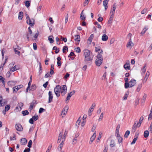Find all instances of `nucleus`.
I'll use <instances>...</instances> for the list:
<instances>
[{
	"label": "nucleus",
	"mask_w": 152,
	"mask_h": 152,
	"mask_svg": "<svg viewBox=\"0 0 152 152\" xmlns=\"http://www.w3.org/2000/svg\"><path fill=\"white\" fill-rule=\"evenodd\" d=\"M67 132L66 130H65V132H64V136L63 137V138H62V139H63L64 138V141L65 140V138L66 137V135L67 134Z\"/></svg>",
	"instance_id": "bf43d9fd"
},
{
	"label": "nucleus",
	"mask_w": 152,
	"mask_h": 152,
	"mask_svg": "<svg viewBox=\"0 0 152 152\" xmlns=\"http://www.w3.org/2000/svg\"><path fill=\"white\" fill-rule=\"evenodd\" d=\"M69 109V107L67 106H65L63 108L62 112L64 115H65Z\"/></svg>",
	"instance_id": "9d476101"
},
{
	"label": "nucleus",
	"mask_w": 152,
	"mask_h": 152,
	"mask_svg": "<svg viewBox=\"0 0 152 152\" xmlns=\"http://www.w3.org/2000/svg\"><path fill=\"white\" fill-rule=\"evenodd\" d=\"M75 51L78 53L80 52L81 51L80 48L79 47H77L75 49Z\"/></svg>",
	"instance_id": "4d7b16f0"
},
{
	"label": "nucleus",
	"mask_w": 152,
	"mask_h": 152,
	"mask_svg": "<svg viewBox=\"0 0 152 152\" xmlns=\"http://www.w3.org/2000/svg\"><path fill=\"white\" fill-rule=\"evenodd\" d=\"M62 132H62L61 133H60V134H59L58 137V140H61V139L62 137V134H63Z\"/></svg>",
	"instance_id": "13d9d810"
},
{
	"label": "nucleus",
	"mask_w": 152,
	"mask_h": 152,
	"mask_svg": "<svg viewBox=\"0 0 152 152\" xmlns=\"http://www.w3.org/2000/svg\"><path fill=\"white\" fill-rule=\"evenodd\" d=\"M39 117L37 115H34L32 117V118L34 120L36 121L38 119Z\"/></svg>",
	"instance_id": "c03bdc74"
},
{
	"label": "nucleus",
	"mask_w": 152,
	"mask_h": 152,
	"mask_svg": "<svg viewBox=\"0 0 152 152\" xmlns=\"http://www.w3.org/2000/svg\"><path fill=\"white\" fill-rule=\"evenodd\" d=\"M146 65L145 64V65H144V66H143V68L141 70L142 72H143V73H144L146 70Z\"/></svg>",
	"instance_id": "a19ab883"
},
{
	"label": "nucleus",
	"mask_w": 152,
	"mask_h": 152,
	"mask_svg": "<svg viewBox=\"0 0 152 152\" xmlns=\"http://www.w3.org/2000/svg\"><path fill=\"white\" fill-rule=\"evenodd\" d=\"M137 126V123L136 122H135L133 126H132V131L135 132L136 130V129Z\"/></svg>",
	"instance_id": "a211bd4d"
},
{
	"label": "nucleus",
	"mask_w": 152,
	"mask_h": 152,
	"mask_svg": "<svg viewBox=\"0 0 152 152\" xmlns=\"http://www.w3.org/2000/svg\"><path fill=\"white\" fill-rule=\"evenodd\" d=\"M152 119V113H150L148 116V119L151 120Z\"/></svg>",
	"instance_id": "774afa93"
},
{
	"label": "nucleus",
	"mask_w": 152,
	"mask_h": 152,
	"mask_svg": "<svg viewBox=\"0 0 152 152\" xmlns=\"http://www.w3.org/2000/svg\"><path fill=\"white\" fill-rule=\"evenodd\" d=\"M23 85H20L18 86H16L15 87L16 88V89L17 90V91H18L20 88H22L23 87Z\"/></svg>",
	"instance_id": "ea45409f"
},
{
	"label": "nucleus",
	"mask_w": 152,
	"mask_h": 152,
	"mask_svg": "<svg viewBox=\"0 0 152 152\" xmlns=\"http://www.w3.org/2000/svg\"><path fill=\"white\" fill-rule=\"evenodd\" d=\"M130 132L129 130H127L125 132V134L124 135V137L125 138L128 137L129 135L130 134Z\"/></svg>",
	"instance_id": "e433bc0d"
},
{
	"label": "nucleus",
	"mask_w": 152,
	"mask_h": 152,
	"mask_svg": "<svg viewBox=\"0 0 152 152\" xmlns=\"http://www.w3.org/2000/svg\"><path fill=\"white\" fill-rule=\"evenodd\" d=\"M148 29V26H145V27L143 29L142 31L141 32V34L142 35L144 34Z\"/></svg>",
	"instance_id": "aec40b11"
},
{
	"label": "nucleus",
	"mask_w": 152,
	"mask_h": 152,
	"mask_svg": "<svg viewBox=\"0 0 152 152\" xmlns=\"http://www.w3.org/2000/svg\"><path fill=\"white\" fill-rule=\"evenodd\" d=\"M103 5L105 7V10H106L108 7V1L107 0H104L103 1Z\"/></svg>",
	"instance_id": "f8f14e48"
},
{
	"label": "nucleus",
	"mask_w": 152,
	"mask_h": 152,
	"mask_svg": "<svg viewBox=\"0 0 152 152\" xmlns=\"http://www.w3.org/2000/svg\"><path fill=\"white\" fill-rule=\"evenodd\" d=\"M96 132H94L93 135L91 136V142H92L95 139L96 137Z\"/></svg>",
	"instance_id": "393cba45"
},
{
	"label": "nucleus",
	"mask_w": 152,
	"mask_h": 152,
	"mask_svg": "<svg viewBox=\"0 0 152 152\" xmlns=\"http://www.w3.org/2000/svg\"><path fill=\"white\" fill-rule=\"evenodd\" d=\"M14 51H15V53L16 54H17L19 56H20V52L18 50H16L15 48L14 49Z\"/></svg>",
	"instance_id": "864d4df0"
},
{
	"label": "nucleus",
	"mask_w": 152,
	"mask_h": 152,
	"mask_svg": "<svg viewBox=\"0 0 152 152\" xmlns=\"http://www.w3.org/2000/svg\"><path fill=\"white\" fill-rule=\"evenodd\" d=\"M13 137L12 138L11 137H10V140H16V135L15 134H13Z\"/></svg>",
	"instance_id": "5fc2aeb1"
},
{
	"label": "nucleus",
	"mask_w": 152,
	"mask_h": 152,
	"mask_svg": "<svg viewBox=\"0 0 152 152\" xmlns=\"http://www.w3.org/2000/svg\"><path fill=\"white\" fill-rule=\"evenodd\" d=\"M134 45V44L131 40V39L129 40V42L126 45L127 47H129L130 46L132 47Z\"/></svg>",
	"instance_id": "4be33fe9"
},
{
	"label": "nucleus",
	"mask_w": 152,
	"mask_h": 152,
	"mask_svg": "<svg viewBox=\"0 0 152 152\" xmlns=\"http://www.w3.org/2000/svg\"><path fill=\"white\" fill-rule=\"evenodd\" d=\"M22 113L23 116L27 115L29 114V112L27 110L23 111L22 112Z\"/></svg>",
	"instance_id": "c85d7f7f"
},
{
	"label": "nucleus",
	"mask_w": 152,
	"mask_h": 152,
	"mask_svg": "<svg viewBox=\"0 0 152 152\" xmlns=\"http://www.w3.org/2000/svg\"><path fill=\"white\" fill-rule=\"evenodd\" d=\"M146 98V95L145 94H144L143 95V97L142 101V102H145Z\"/></svg>",
	"instance_id": "052dcab7"
},
{
	"label": "nucleus",
	"mask_w": 152,
	"mask_h": 152,
	"mask_svg": "<svg viewBox=\"0 0 152 152\" xmlns=\"http://www.w3.org/2000/svg\"><path fill=\"white\" fill-rule=\"evenodd\" d=\"M29 1H26L25 3V6L27 7H28L30 5V3L31 0H29Z\"/></svg>",
	"instance_id": "a878e982"
},
{
	"label": "nucleus",
	"mask_w": 152,
	"mask_h": 152,
	"mask_svg": "<svg viewBox=\"0 0 152 152\" xmlns=\"http://www.w3.org/2000/svg\"><path fill=\"white\" fill-rule=\"evenodd\" d=\"M39 32L37 31V32L33 36L34 38H37L39 35Z\"/></svg>",
	"instance_id": "680f3d73"
},
{
	"label": "nucleus",
	"mask_w": 152,
	"mask_h": 152,
	"mask_svg": "<svg viewBox=\"0 0 152 152\" xmlns=\"http://www.w3.org/2000/svg\"><path fill=\"white\" fill-rule=\"evenodd\" d=\"M26 19L28 20L26 21L27 23L31 26H33L34 25V20L33 18L30 19L28 14H26Z\"/></svg>",
	"instance_id": "f257e3e1"
},
{
	"label": "nucleus",
	"mask_w": 152,
	"mask_h": 152,
	"mask_svg": "<svg viewBox=\"0 0 152 152\" xmlns=\"http://www.w3.org/2000/svg\"><path fill=\"white\" fill-rule=\"evenodd\" d=\"M15 128L16 130L18 131H22L23 130V127L21 124H16Z\"/></svg>",
	"instance_id": "7ed1b4c3"
},
{
	"label": "nucleus",
	"mask_w": 152,
	"mask_h": 152,
	"mask_svg": "<svg viewBox=\"0 0 152 152\" xmlns=\"http://www.w3.org/2000/svg\"><path fill=\"white\" fill-rule=\"evenodd\" d=\"M61 88L62 91H66L67 87L66 85H63V87Z\"/></svg>",
	"instance_id": "de8ad7c7"
},
{
	"label": "nucleus",
	"mask_w": 152,
	"mask_h": 152,
	"mask_svg": "<svg viewBox=\"0 0 152 152\" xmlns=\"http://www.w3.org/2000/svg\"><path fill=\"white\" fill-rule=\"evenodd\" d=\"M149 74L148 72L146 73V75H145V76L144 78V80L145 79L146 80L145 81H146L147 80V79H148V78L149 76Z\"/></svg>",
	"instance_id": "603ef678"
},
{
	"label": "nucleus",
	"mask_w": 152,
	"mask_h": 152,
	"mask_svg": "<svg viewBox=\"0 0 152 152\" xmlns=\"http://www.w3.org/2000/svg\"><path fill=\"white\" fill-rule=\"evenodd\" d=\"M129 94V92L127 91L124 94V96L123 98V100H126L127 99V97L128 96Z\"/></svg>",
	"instance_id": "5701e85b"
},
{
	"label": "nucleus",
	"mask_w": 152,
	"mask_h": 152,
	"mask_svg": "<svg viewBox=\"0 0 152 152\" xmlns=\"http://www.w3.org/2000/svg\"><path fill=\"white\" fill-rule=\"evenodd\" d=\"M61 91V88L59 85H57L54 88V91L55 94L57 97L60 96V92Z\"/></svg>",
	"instance_id": "f03ea898"
},
{
	"label": "nucleus",
	"mask_w": 152,
	"mask_h": 152,
	"mask_svg": "<svg viewBox=\"0 0 152 152\" xmlns=\"http://www.w3.org/2000/svg\"><path fill=\"white\" fill-rule=\"evenodd\" d=\"M10 106L9 104L6 105L5 107L4 111L5 112L8 111L10 109Z\"/></svg>",
	"instance_id": "473e14b6"
},
{
	"label": "nucleus",
	"mask_w": 152,
	"mask_h": 152,
	"mask_svg": "<svg viewBox=\"0 0 152 152\" xmlns=\"http://www.w3.org/2000/svg\"><path fill=\"white\" fill-rule=\"evenodd\" d=\"M33 47L34 50H37V47L36 43H33Z\"/></svg>",
	"instance_id": "3c124183"
},
{
	"label": "nucleus",
	"mask_w": 152,
	"mask_h": 152,
	"mask_svg": "<svg viewBox=\"0 0 152 152\" xmlns=\"http://www.w3.org/2000/svg\"><path fill=\"white\" fill-rule=\"evenodd\" d=\"M48 95L49 96V97L48 103H51L52 101L53 96L52 92L51 91H49L48 93Z\"/></svg>",
	"instance_id": "20e7f679"
},
{
	"label": "nucleus",
	"mask_w": 152,
	"mask_h": 152,
	"mask_svg": "<svg viewBox=\"0 0 152 152\" xmlns=\"http://www.w3.org/2000/svg\"><path fill=\"white\" fill-rule=\"evenodd\" d=\"M28 33L27 34V38H29V37L32 36V31L30 27H29L28 28Z\"/></svg>",
	"instance_id": "6e6552de"
},
{
	"label": "nucleus",
	"mask_w": 152,
	"mask_h": 152,
	"mask_svg": "<svg viewBox=\"0 0 152 152\" xmlns=\"http://www.w3.org/2000/svg\"><path fill=\"white\" fill-rule=\"evenodd\" d=\"M124 67L126 70H129L130 69V67L129 64H127L126 63L124 66Z\"/></svg>",
	"instance_id": "6ab92c4d"
},
{
	"label": "nucleus",
	"mask_w": 152,
	"mask_h": 152,
	"mask_svg": "<svg viewBox=\"0 0 152 152\" xmlns=\"http://www.w3.org/2000/svg\"><path fill=\"white\" fill-rule=\"evenodd\" d=\"M95 105H95V103H93L92 104L91 107L90 108V109H89V111H90V112H92L93 111V110H92L95 106Z\"/></svg>",
	"instance_id": "4c0bfd02"
},
{
	"label": "nucleus",
	"mask_w": 152,
	"mask_h": 152,
	"mask_svg": "<svg viewBox=\"0 0 152 152\" xmlns=\"http://www.w3.org/2000/svg\"><path fill=\"white\" fill-rule=\"evenodd\" d=\"M95 50L96 52H98L99 51H101L100 48L99 47H95Z\"/></svg>",
	"instance_id": "0e129e2a"
},
{
	"label": "nucleus",
	"mask_w": 152,
	"mask_h": 152,
	"mask_svg": "<svg viewBox=\"0 0 152 152\" xmlns=\"http://www.w3.org/2000/svg\"><path fill=\"white\" fill-rule=\"evenodd\" d=\"M20 142L21 144L25 145L27 142V140L26 138H22L20 139Z\"/></svg>",
	"instance_id": "4468645a"
},
{
	"label": "nucleus",
	"mask_w": 152,
	"mask_h": 152,
	"mask_svg": "<svg viewBox=\"0 0 152 152\" xmlns=\"http://www.w3.org/2000/svg\"><path fill=\"white\" fill-rule=\"evenodd\" d=\"M148 9L147 8H145L141 12V13L142 14H144L147 12Z\"/></svg>",
	"instance_id": "a18cd8bd"
},
{
	"label": "nucleus",
	"mask_w": 152,
	"mask_h": 152,
	"mask_svg": "<svg viewBox=\"0 0 152 152\" xmlns=\"http://www.w3.org/2000/svg\"><path fill=\"white\" fill-rule=\"evenodd\" d=\"M36 88V86L35 84H32L31 87V88L30 89V90L33 91L35 90Z\"/></svg>",
	"instance_id": "7c9ffc66"
},
{
	"label": "nucleus",
	"mask_w": 152,
	"mask_h": 152,
	"mask_svg": "<svg viewBox=\"0 0 152 152\" xmlns=\"http://www.w3.org/2000/svg\"><path fill=\"white\" fill-rule=\"evenodd\" d=\"M149 132L148 130H146L144 131V136L145 138H147L149 136Z\"/></svg>",
	"instance_id": "b1692460"
},
{
	"label": "nucleus",
	"mask_w": 152,
	"mask_h": 152,
	"mask_svg": "<svg viewBox=\"0 0 152 152\" xmlns=\"http://www.w3.org/2000/svg\"><path fill=\"white\" fill-rule=\"evenodd\" d=\"M103 115L104 114L103 113H102L100 116V117L98 119V121H101L102 120V118L103 117Z\"/></svg>",
	"instance_id": "37998d69"
},
{
	"label": "nucleus",
	"mask_w": 152,
	"mask_h": 152,
	"mask_svg": "<svg viewBox=\"0 0 152 152\" xmlns=\"http://www.w3.org/2000/svg\"><path fill=\"white\" fill-rule=\"evenodd\" d=\"M18 105L20 108V110L22 109L21 107L23 106V103L20 102Z\"/></svg>",
	"instance_id": "8fccbe9b"
},
{
	"label": "nucleus",
	"mask_w": 152,
	"mask_h": 152,
	"mask_svg": "<svg viewBox=\"0 0 152 152\" xmlns=\"http://www.w3.org/2000/svg\"><path fill=\"white\" fill-rule=\"evenodd\" d=\"M32 143V142L31 140H30L29 141V142L28 143V146L29 148H31V145Z\"/></svg>",
	"instance_id": "79ce46f5"
},
{
	"label": "nucleus",
	"mask_w": 152,
	"mask_h": 152,
	"mask_svg": "<svg viewBox=\"0 0 152 152\" xmlns=\"http://www.w3.org/2000/svg\"><path fill=\"white\" fill-rule=\"evenodd\" d=\"M83 10L81 12V13L80 14V18L82 20L85 21L86 19V17H85L84 15H83Z\"/></svg>",
	"instance_id": "c756f323"
},
{
	"label": "nucleus",
	"mask_w": 152,
	"mask_h": 152,
	"mask_svg": "<svg viewBox=\"0 0 152 152\" xmlns=\"http://www.w3.org/2000/svg\"><path fill=\"white\" fill-rule=\"evenodd\" d=\"M114 15H113V14H111L110 17V18L109 19L108 22L109 23H111L112 22V20H113V18Z\"/></svg>",
	"instance_id": "bb28decb"
},
{
	"label": "nucleus",
	"mask_w": 152,
	"mask_h": 152,
	"mask_svg": "<svg viewBox=\"0 0 152 152\" xmlns=\"http://www.w3.org/2000/svg\"><path fill=\"white\" fill-rule=\"evenodd\" d=\"M130 84V87H132L136 84V80H135L132 79L129 81Z\"/></svg>",
	"instance_id": "1a4fd4ad"
},
{
	"label": "nucleus",
	"mask_w": 152,
	"mask_h": 152,
	"mask_svg": "<svg viewBox=\"0 0 152 152\" xmlns=\"http://www.w3.org/2000/svg\"><path fill=\"white\" fill-rule=\"evenodd\" d=\"M93 57L90 55L89 56L86 57L85 58V61H91L92 60Z\"/></svg>",
	"instance_id": "9b49d317"
},
{
	"label": "nucleus",
	"mask_w": 152,
	"mask_h": 152,
	"mask_svg": "<svg viewBox=\"0 0 152 152\" xmlns=\"http://www.w3.org/2000/svg\"><path fill=\"white\" fill-rule=\"evenodd\" d=\"M74 40L76 44L77 45H78L80 41V39H75Z\"/></svg>",
	"instance_id": "58836bf2"
},
{
	"label": "nucleus",
	"mask_w": 152,
	"mask_h": 152,
	"mask_svg": "<svg viewBox=\"0 0 152 152\" xmlns=\"http://www.w3.org/2000/svg\"><path fill=\"white\" fill-rule=\"evenodd\" d=\"M124 87L125 88H127L128 87H130V84L129 82V83L128 82H126L125 83Z\"/></svg>",
	"instance_id": "f704fd0d"
},
{
	"label": "nucleus",
	"mask_w": 152,
	"mask_h": 152,
	"mask_svg": "<svg viewBox=\"0 0 152 152\" xmlns=\"http://www.w3.org/2000/svg\"><path fill=\"white\" fill-rule=\"evenodd\" d=\"M30 151V149L29 148H26L23 151V152H29Z\"/></svg>",
	"instance_id": "69168bd1"
},
{
	"label": "nucleus",
	"mask_w": 152,
	"mask_h": 152,
	"mask_svg": "<svg viewBox=\"0 0 152 152\" xmlns=\"http://www.w3.org/2000/svg\"><path fill=\"white\" fill-rule=\"evenodd\" d=\"M5 79L1 76L0 75V81L2 82L4 86L5 85Z\"/></svg>",
	"instance_id": "cd10ccee"
},
{
	"label": "nucleus",
	"mask_w": 152,
	"mask_h": 152,
	"mask_svg": "<svg viewBox=\"0 0 152 152\" xmlns=\"http://www.w3.org/2000/svg\"><path fill=\"white\" fill-rule=\"evenodd\" d=\"M75 91L74 90L69 93L68 95H69L70 96H71V97L75 93Z\"/></svg>",
	"instance_id": "6e6d98bb"
},
{
	"label": "nucleus",
	"mask_w": 152,
	"mask_h": 152,
	"mask_svg": "<svg viewBox=\"0 0 152 152\" xmlns=\"http://www.w3.org/2000/svg\"><path fill=\"white\" fill-rule=\"evenodd\" d=\"M20 69V66L19 65H15L13 68H11L10 70L11 72H13L16 70H18Z\"/></svg>",
	"instance_id": "423d86ee"
},
{
	"label": "nucleus",
	"mask_w": 152,
	"mask_h": 152,
	"mask_svg": "<svg viewBox=\"0 0 152 152\" xmlns=\"http://www.w3.org/2000/svg\"><path fill=\"white\" fill-rule=\"evenodd\" d=\"M48 84V82L47 81L44 84H43V86L45 88H46Z\"/></svg>",
	"instance_id": "e2e57ef3"
},
{
	"label": "nucleus",
	"mask_w": 152,
	"mask_h": 152,
	"mask_svg": "<svg viewBox=\"0 0 152 152\" xmlns=\"http://www.w3.org/2000/svg\"><path fill=\"white\" fill-rule=\"evenodd\" d=\"M142 84H140L138 85V86L137 87L136 91L137 92H139L140 91L141 87H142Z\"/></svg>",
	"instance_id": "c9c22d12"
},
{
	"label": "nucleus",
	"mask_w": 152,
	"mask_h": 152,
	"mask_svg": "<svg viewBox=\"0 0 152 152\" xmlns=\"http://www.w3.org/2000/svg\"><path fill=\"white\" fill-rule=\"evenodd\" d=\"M115 144L113 140H111L110 143V146L111 147H113L115 146Z\"/></svg>",
	"instance_id": "412c9836"
},
{
	"label": "nucleus",
	"mask_w": 152,
	"mask_h": 152,
	"mask_svg": "<svg viewBox=\"0 0 152 152\" xmlns=\"http://www.w3.org/2000/svg\"><path fill=\"white\" fill-rule=\"evenodd\" d=\"M103 60V59H96L95 61L96 65L97 66H99L102 63Z\"/></svg>",
	"instance_id": "39448f33"
},
{
	"label": "nucleus",
	"mask_w": 152,
	"mask_h": 152,
	"mask_svg": "<svg viewBox=\"0 0 152 152\" xmlns=\"http://www.w3.org/2000/svg\"><path fill=\"white\" fill-rule=\"evenodd\" d=\"M118 140V142L119 143H121L123 140V138L120 137V135L118 137H116Z\"/></svg>",
	"instance_id": "2f4dec72"
},
{
	"label": "nucleus",
	"mask_w": 152,
	"mask_h": 152,
	"mask_svg": "<svg viewBox=\"0 0 152 152\" xmlns=\"http://www.w3.org/2000/svg\"><path fill=\"white\" fill-rule=\"evenodd\" d=\"M35 103L34 102H31L30 103V105L29 107V109L31 111L33 108V107L34 106Z\"/></svg>",
	"instance_id": "72a5a7b5"
},
{
	"label": "nucleus",
	"mask_w": 152,
	"mask_h": 152,
	"mask_svg": "<svg viewBox=\"0 0 152 152\" xmlns=\"http://www.w3.org/2000/svg\"><path fill=\"white\" fill-rule=\"evenodd\" d=\"M45 110V109L42 108L41 107L39 109V113H41L42 112H44Z\"/></svg>",
	"instance_id": "09e8293b"
},
{
	"label": "nucleus",
	"mask_w": 152,
	"mask_h": 152,
	"mask_svg": "<svg viewBox=\"0 0 152 152\" xmlns=\"http://www.w3.org/2000/svg\"><path fill=\"white\" fill-rule=\"evenodd\" d=\"M103 51L102 50H101V51L100 52H99V54L97 55L96 56L97 58L99 59H103L102 57V54Z\"/></svg>",
	"instance_id": "2eb2a0df"
},
{
	"label": "nucleus",
	"mask_w": 152,
	"mask_h": 152,
	"mask_svg": "<svg viewBox=\"0 0 152 152\" xmlns=\"http://www.w3.org/2000/svg\"><path fill=\"white\" fill-rule=\"evenodd\" d=\"M2 97L1 96H0V107H3L6 104V103L3 102L2 101Z\"/></svg>",
	"instance_id": "ddd939ff"
},
{
	"label": "nucleus",
	"mask_w": 152,
	"mask_h": 152,
	"mask_svg": "<svg viewBox=\"0 0 152 152\" xmlns=\"http://www.w3.org/2000/svg\"><path fill=\"white\" fill-rule=\"evenodd\" d=\"M7 83L9 86H12L15 85L16 82L14 81H10L8 82Z\"/></svg>",
	"instance_id": "dca6fc26"
},
{
	"label": "nucleus",
	"mask_w": 152,
	"mask_h": 152,
	"mask_svg": "<svg viewBox=\"0 0 152 152\" xmlns=\"http://www.w3.org/2000/svg\"><path fill=\"white\" fill-rule=\"evenodd\" d=\"M23 15V12L21 11L19 12L18 18L19 20H21Z\"/></svg>",
	"instance_id": "f3484780"
},
{
	"label": "nucleus",
	"mask_w": 152,
	"mask_h": 152,
	"mask_svg": "<svg viewBox=\"0 0 152 152\" xmlns=\"http://www.w3.org/2000/svg\"><path fill=\"white\" fill-rule=\"evenodd\" d=\"M29 122L30 123L33 124H34V120L32 118H30L29 120Z\"/></svg>",
	"instance_id": "338daca9"
},
{
	"label": "nucleus",
	"mask_w": 152,
	"mask_h": 152,
	"mask_svg": "<svg viewBox=\"0 0 152 152\" xmlns=\"http://www.w3.org/2000/svg\"><path fill=\"white\" fill-rule=\"evenodd\" d=\"M83 52V55L85 57V58L90 55V51L88 50H84Z\"/></svg>",
	"instance_id": "0eeeda50"
},
{
	"label": "nucleus",
	"mask_w": 152,
	"mask_h": 152,
	"mask_svg": "<svg viewBox=\"0 0 152 152\" xmlns=\"http://www.w3.org/2000/svg\"><path fill=\"white\" fill-rule=\"evenodd\" d=\"M68 51V48L67 46H64L63 48V53H64L66 52V51Z\"/></svg>",
	"instance_id": "49530a36"
}]
</instances>
